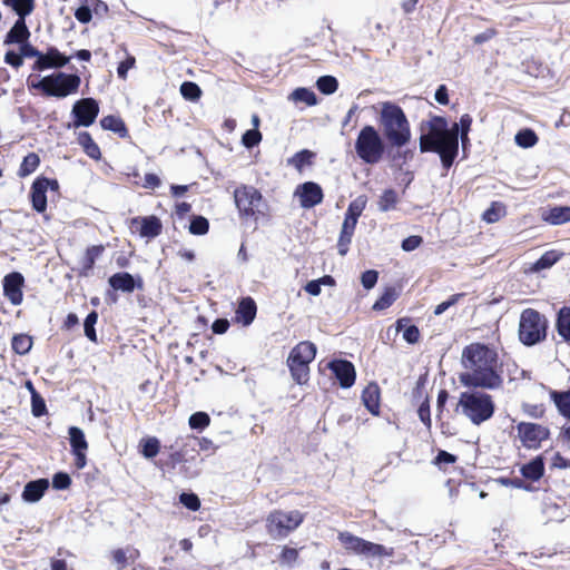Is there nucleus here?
I'll return each mask as SVG.
<instances>
[{
  "mask_svg": "<svg viewBox=\"0 0 570 570\" xmlns=\"http://www.w3.org/2000/svg\"><path fill=\"white\" fill-rule=\"evenodd\" d=\"M338 540L347 551L358 556L364 554L367 541L363 538L356 537L345 531L338 533Z\"/></svg>",
  "mask_w": 570,
  "mask_h": 570,
  "instance_id": "nucleus-24",
  "label": "nucleus"
},
{
  "mask_svg": "<svg viewBox=\"0 0 570 570\" xmlns=\"http://www.w3.org/2000/svg\"><path fill=\"white\" fill-rule=\"evenodd\" d=\"M298 558V551L294 548L284 547L281 553V563L286 566H293Z\"/></svg>",
  "mask_w": 570,
  "mask_h": 570,
  "instance_id": "nucleus-58",
  "label": "nucleus"
},
{
  "mask_svg": "<svg viewBox=\"0 0 570 570\" xmlns=\"http://www.w3.org/2000/svg\"><path fill=\"white\" fill-rule=\"evenodd\" d=\"M353 234L354 233H352V232H346V230L341 229L338 242H337V249H338L340 255L344 256L347 254L348 246L352 242Z\"/></svg>",
  "mask_w": 570,
  "mask_h": 570,
  "instance_id": "nucleus-53",
  "label": "nucleus"
},
{
  "mask_svg": "<svg viewBox=\"0 0 570 570\" xmlns=\"http://www.w3.org/2000/svg\"><path fill=\"white\" fill-rule=\"evenodd\" d=\"M547 220L553 225L570 222V206H558L549 210Z\"/></svg>",
  "mask_w": 570,
  "mask_h": 570,
  "instance_id": "nucleus-34",
  "label": "nucleus"
},
{
  "mask_svg": "<svg viewBox=\"0 0 570 570\" xmlns=\"http://www.w3.org/2000/svg\"><path fill=\"white\" fill-rule=\"evenodd\" d=\"M71 484V478L68 473L58 472L52 478V487L56 490H66Z\"/></svg>",
  "mask_w": 570,
  "mask_h": 570,
  "instance_id": "nucleus-54",
  "label": "nucleus"
},
{
  "mask_svg": "<svg viewBox=\"0 0 570 570\" xmlns=\"http://www.w3.org/2000/svg\"><path fill=\"white\" fill-rule=\"evenodd\" d=\"M379 273L374 269L365 271L361 276V283L365 289H371L377 283Z\"/></svg>",
  "mask_w": 570,
  "mask_h": 570,
  "instance_id": "nucleus-57",
  "label": "nucleus"
},
{
  "mask_svg": "<svg viewBox=\"0 0 570 570\" xmlns=\"http://www.w3.org/2000/svg\"><path fill=\"white\" fill-rule=\"evenodd\" d=\"M472 118L464 114L460 122H454L449 127L444 117L433 116L429 121H423L420 126V151H433L439 154L442 166L449 169L459 153V132L463 145L468 141Z\"/></svg>",
  "mask_w": 570,
  "mask_h": 570,
  "instance_id": "nucleus-1",
  "label": "nucleus"
},
{
  "mask_svg": "<svg viewBox=\"0 0 570 570\" xmlns=\"http://www.w3.org/2000/svg\"><path fill=\"white\" fill-rule=\"evenodd\" d=\"M548 321L533 308H525L520 315L519 340L525 346H533L547 337Z\"/></svg>",
  "mask_w": 570,
  "mask_h": 570,
  "instance_id": "nucleus-7",
  "label": "nucleus"
},
{
  "mask_svg": "<svg viewBox=\"0 0 570 570\" xmlns=\"http://www.w3.org/2000/svg\"><path fill=\"white\" fill-rule=\"evenodd\" d=\"M366 204H367L366 196H363V195L358 196L350 203L345 214L358 219V217L362 215L363 210L365 209Z\"/></svg>",
  "mask_w": 570,
  "mask_h": 570,
  "instance_id": "nucleus-46",
  "label": "nucleus"
},
{
  "mask_svg": "<svg viewBox=\"0 0 570 570\" xmlns=\"http://www.w3.org/2000/svg\"><path fill=\"white\" fill-rule=\"evenodd\" d=\"M518 436L522 445L527 449H539L541 442L550 435L548 428L529 422H521L517 425Z\"/></svg>",
  "mask_w": 570,
  "mask_h": 570,
  "instance_id": "nucleus-11",
  "label": "nucleus"
},
{
  "mask_svg": "<svg viewBox=\"0 0 570 570\" xmlns=\"http://www.w3.org/2000/svg\"><path fill=\"white\" fill-rule=\"evenodd\" d=\"M209 223L203 216H194L190 220L189 232L193 235H205L208 232Z\"/></svg>",
  "mask_w": 570,
  "mask_h": 570,
  "instance_id": "nucleus-48",
  "label": "nucleus"
},
{
  "mask_svg": "<svg viewBox=\"0 0 570 570\" xmlns=\"http://www.w3.org/2000/svg\"><path fill=\"white\" fill-rule=\"evenodd\" d=\"M99 114V105L94 98H82L75 102L71 115L75 118L73 127H89Z\"/></svg>",
  "mask_w": 570,
  "mask_h": 570,
  "instance_id": "nucleus-12",
  "label": "nucleus"
},
{
  "mask_svg": "<svg viewBox=\"0 0 570 570\" xmlns=\"http://www.w3.org/2000/svg\"><path fill=\"white\" fill-rule=\"evenodd\" d=\"M294 196L299 198L301 206L306 209L321 204L324 198L321 186L314 181H306L298 185Z\"/></svg>",
  "mask_w": 570,
  "mask_h": 570,
  "instance_id": "nucleus-13",
  "label": "nucleus"
},
{
  "mask_svg": "<svg viewBox=\"0 0 570 570\" xmlns=\"http://www.w3.org/2000/svg\"><path fill=\"white\" fill-rule=\"evenodd\" d=\"M379 122L384 138L391 148L395 149L392 154V161L401 166L412 158L411 150H402V147L411 140L410 122L400 106L393 102H383L380 111Z\"/></svg>",
  "mask_w": 570,
  "mask_h": 570,
  "instance_id": "nucleus-3",
  "label": "nucleus"
},
{
  "mask_svg": "<svg viewBox=\"0 0 570 570\" xmlns=\"http://www.w3.org/2000/svg\"><path fill=\"white\" fill-rule=\"evenodd\" d=\"M97 321L98 314L97 312L92 311L87 315L83 323L85 335L87 336L88 340L95 343L97 342V334L95 330Z\"/></svg>",
  "mask_w": 570,
  "mask_h": 570,
  "instance_id": "nucleus-45",
  "label": "nucleus"
},
{
  "mask_svg": "<svg viewBox=\"0 0 570 570\" xmlns=\"http://www.w3.org/2000/svg\"><path fill=\"white\" fill-rule=\"evenodd\" d=\"M39 163H40V159H39V156L35 153H30L28 154L21 165H20V168H19V176L20 177H26V176H29L30 174H32L39 166Z\"/></svg>",
  "mask_w": 570,
  "mask_h": 570,
  "instance_id": "nucleus-38",
  "label": "nucleus"
},
{
  "mask_svg": "<svg viewBox=\"0 0 570 570\" xmlns=\"http://www.w3.org/2000/svg\"><path fill=\"white\" fill-rule=\"evenodd\" d=\"M181 96L190 101H196L202 96V90L199 86L191 81H185L180 86Z\"/></svg>",
  "mask_w": 570,
  "mask_h": 570,
  "instance_id": "nucleus-43",
  "label": "nucleus"
},
{
  "mask_svg": "<svg viewBox=\"0 0 570 570\" xmlns=\"http://www.w3.org/2000/svg\"><path fill=\"white\" fill-rule=\"evenodd\" d=\"M365 407L374 415L380 411V387L376 383H370L362 393Z\"/></svg>",
  "mask_w": 570,
  "mask_h": 570,
  "instance_id": "nucleus-23",
  "label": "nucleus"
},
{
  "mask_svg": "<svg viewBox=\"0 0 570 570\" xmlns=\"http://www.w3.org/2000/svg\"><path fill=\"white\" fill-rule=\"evenodd\" d=\"M397 202V193L392 188L385 189L377 202L379 210L383 213L390 212L395 208Z\"/></svg>",
  "mask_w": 570,
  "mask_h": 570,
  "instance_id": "nucleus-32",
  "label": "nucleus"
},
{
  "mask_svg": "<svg viewBox=\"0 0 570 570\" xmlns=\"http://www.w3.org/2000/svg\"><path fill=\"white\" fill-rule=\"evenodd\" d=\"M78 142L83 148L85 153L92 159H99L101 156L100 148L94 141L90 134L81 131L78 135Z\"/></svg>",
  "mask_w": 570,
  "mask_h": 570,
  "instance_id": "nucleus-29",
  "label": "nucleus"
},
{
  "mask_svg": "<svg viewBox=\"0 0 570 570\" xmlns=\"http://www.w3.org/2000/svg\"><path fill=\"white\" fill-rule=\"evenodd\" d=\"M514 139H515L517 145L520 147H523V148L533 147L538 141V137L532 129L520 130L515 135Z\"/></svg>",
  "mask_w": 570,
  "mask_h": 570,
  "instance_id": "nucleus-41",
  "label": "nucleus"
},
{
  "mask_svg": "<svg viewBox=\"0 0 570 570\" xmlns=\"http://www.w3.org/2000/svg\"><path fill=\"white\" fill-rule=\"evenodd\" d=\"M49 488L48 479H38L30 481L24 485L22 491V499L26 502L35 503L38 502Z\"/></svg>",
  "mask_w": 570,
  "mask_h": 570,
  "instance_id": "nucleus-20",
  "label": "nucleus"
},
{
  "mask_svg": "<svg viewBox=\"0 0 570 570\" xmlns=\"http://www.w3.org/2000/svg\"><path fill=\"white\" fill-rule=\"evenodd\" d=\"M464 371L459 380L465 387L499 390L503 385V368L498 351L483 343L466 345L461 355Z\"/></svg>",
  "mask_w": 570,
  "mask_h": 570,
  "instance_id": "nucleus-2",
  "label": "nucleus"
},
{
  "mask_svg": "<svg viewBox=\"0 0 570 570\" xmlns=\"http://www.w3.org/2000/svg\"><path fill=\"white\" fill-rule=\"evenodd\" d=\"M31 78L32 76L28 78L29 88L41 90L48 97L65 98L77 92L80 86L79 76L61 71L46 76L38 81H32Z\"/></svg>",
  "mask_w": 570,
  "mask_h": 570,
  "instance_id": "nucleus-5",
  "label": "nucleus"
},
{
  "mask_svg": "<svg viewBox=\"0 0 570 570\" xmlns=\"http://www.w3.org/2000/svg\"><path fill=\"white\" fill-rule=\"evenodd\" d=\"M560 258V254L556 250L546 252L533 265L531 266L532 272H540L542 269L550 268Z\"/></svg>",
  "mask_w": 570,
  "mask_h": 570,
  "instance_id": "nucleus-35",
  "label": "nucleus"
},
{
  "mask_svg": "<svg viewBox=\"0 0 570 570\" xmlns=\"http://www.w3.org/2000/svg\"><path fill=\"white\" fill-rule=\"evenodd\" d=\"M69 440L73 453L85 452L88 448L82 430L77 426L69 429Z\"/></svg>",
  "mask_w": 570,
  "mask_h": 570,
  "instance_id": "nucleus-31",
  "label": "nucleus"
},
{
  "mask_svg": "<svg viewBox=\"0 0 570 570\" xmlns=\"http://www.w3.org/2000/svg\"><path fill=\"white\" fill-rule=\"evenodd\" d=\"M303 521L304 515L297 510H275L266 518V530L273 539H282L297 529Z\"/></svg>",
  "mask_w": 570,
  "mask_h": 570,
  "instance_id": "nucleus-10",
  "label": "nucleus"
},
{
  "mask_svg": "<svg viewBox=\"0 0 570 570\" xmlns=\"http://www.w3.org/2000/svg\"><path fill=\"white\" fill-rule=\"evenodd\" d=\"M463 296V294H454L449 297V299L442 302L434 308V315L439 316L443 314L451 306L455 305L459 299Z\"/></svg>",
  "mask_w": 570,
  "mask_h": 570,
  "instance_id": "nucleus-59",
  "label": "nucleus"
},
{
  "mask_svg": "<svg viewBox=\"0 0 570 570\" xmlns=\"http://www.w3.org/2000/svg\"><path fill=\"white\" fill-rule=\"evenodd\" d=\"M234 199L240 217L257 220L265 215L267 205L258 189L242 185L234 190Z\"/></svg>",
  "mask_w": 570,
  "mask_h": 570,
  "instance_id": "nucleus-8",
  "label": "nucleus"
},
{
  "mask_svg": "<svg viewBox=\"0 0 570 570\" xmlns=\"http://www.w3.org/2000/svg\"><path fill=\"white\" fill-rule=\"evenodd\" d=\"M30 37V31L26 24V17H18L13 27L9 30L4 38V45L23 43Z\"/></svg>",
  "mask_w": 570,
  "mask_h": 570,
  "instance_id": "nucleus-21",
  "label": "nucleus"
},
{
  "mask_svg": "<svg viewBox=\"0 0 570 570\" xmlns=\"http://www.w3.org/2000/svg\"><path fill=\"white\" fill-rule=\"evenodd\" d=\"M179 501L191 511H197L200 508V500L195 493L184 492L179 495Z\"/></svg>",
  "mask_w": 570,
  "mask_h": 570,
  "instance_id": "nucleus-50",
  "label": "nucleus"
},
{
  "mask_svg": "<svg viewBox=\"0 0 570 570\" xmlns=\"http://www.w3.org/2000/svg\"><path fill=\"white\" fill-rule=\"evenodd\" d=\"M3 4L10 7L18 17H28L35 9V0H3Z\"/></svg>",
  "mask_w": 570,
  "mask_h": 570,
  "instance_id": "nucleus-33",
  "label": "nucleus"
},
{
  "mask_svg": "<svg viewBox=\"0 0 570 570\" xmlns=\"http://www.w3.org/2000/svg\"><path fill=\"white\" fill-rule=\"evenodd\" d=\"M317 89L324 95H332L337 90L338 82L333 76H322L316 81Z\"/></svg>",
  "mask_w": 570,
  "mask_h": 570,
  "instance_id": "nucleus-42",
  "label": "nucleus"
},
{
  "mask_svg": "<svg viewBox=\"0 0 570 570\" xmlns=\"http://www.w3.org/2000/svg\"><path fill=\"white\" fill-rule=\"evenodd\" d=\"M31 411L32 414L37 417L43 415L46 412V403L36 391H32L31 395Z\"/></svg>",
  "mask_w": 570,
  "mask_h": 570,
  "instance_id": "nucleus-52",
  "label": "nucleus"
},
{
  "mask_svg": "<svg viewBox=\"0 0 570 570\" xmlns=\"http://www.w3.org/2000/svg\"><path fill=\"white\" fill-rule=\"evenodd\" d=\"M132 230H139L141 237L155 238L163 229L161 222L158 217L151 215L146 217H134L129 224Z\"/></svg>",
  "mask_w": 570,
  "mask_h": 570,
  "instance_id": "nucleus-17",
  "label": "nucleus"
},
{
  "mask_svg": "<svg viewBox=\"0 0 570 570\" xmlns=\"http://www.w3.org/2000/svg\"><path fill=\"white\" fill-rule=\"evenodd\" d=\"M291 99L295 102H304L307 106L317 104L316 95L306 88H297L291 94Z\"/></svg>",
  "mask_w": 570,
  "mask_h": 570,
  "instance_id": "nucleus-39",
  "label": "nucleus"
},
{
  "mask_svg": "<svg viewBox=\"0 0 570 570\" xmlns=\"http://www.w3.org/2000/svg\"><path fill=\"white\" fill-rule=\"evenodd\" d=\"M256 304L252 297H245L239 302L238 308L236 309V320L244 326H248L253 323L256 316Z\"/></svg>",
  "mask_w": 570,
  "mask_h": 570,
  "instance_id": "nucleus-22",
  "label": "nucleus"
},
{
  "mask_svg": "<svg viewBox=\"0 0 570 570\" xmlns=\"http://www.w3.org/2000/svg\"><path fill=\"white\" fill-rule=\"evenodd\" d=\"M313 156L314 154L312 151L303 149L288 159V164L301 170L305 165L311 163Z\"/></svg>",
  "mask_w": 570,
  "mask_h": 570,
  "instance_id": "nucleus-47",
  "label": "nucleus"
},
{
  "mask_svg": "<svg viewBox=\"0 0 570 570\" xmlns=\"http://www.w3.org/2000/svg\"><path fill=\"white\" fill-rule=\"evenodd\" d=\"M364 557H393L394 556V549L387 548L383 544L374 543L371 541L366 542Z\"/></svg>",
  "mask_w": 570,
  "mask_h": 570,
  "instance_id": "nucleus-37",
  "label": "nucleus"
},
{
  "mask_svg": "<svg viewBox=\"0 0 570 570\" xmlns=\"http://www.w3.org/2000/svg\"><path fill=\"white\" fill-rule=\"evenodd\" d=\"M136 59L132 56H128L124 61H121L117 68V73L119 78L125 79L127 77V72L135 66Z\"/></svg>",
  "mask_w": 570,
  "mask_h": 570,
  "instance_id": "nucleus-63",
  "label": "nucleus"
},
{
  "mask_svg": "<svg viewBox=\"0 0 570 570\" xmlns=\"http://www.w3.org/2000/svg\"><path fill=\"white\" fill-rule=\"evenodd\" d=\"M105 247L102 245H94L87 248L83 261L81 275H88L92 269L96 259L104 253Z\"/></svg>",
  "mask_w": 570,
  "mask_h": 570,
  "instance_id": "nucleus-30",
  "label": "nucleus"
},
{
  "mask_svg": "<svg viewBox=\"0 0 570 570\" xmlns=\"http://www.w3.org/2000/svg\"><path fill=\"white\" fill-rule=\"evenodd\" d=\"M210 423V417L205 412H196L189 417V426L194 430H204Z\"/></svg>",
  "mask_w": 570,
  "mask_h": 570,
  "instance_id": "nucleus-49",
  "label": "nucleus"
},
{
  "mask_svg": "<svg viewBox=\"0 0 570 570\" xmlns=\"http://www.w3.org/2000/svg\"><path fill=\"white\" fill-rule=\"evenodd\" d=\"M422 242H423V239L421 236L412 235V236H409L405 239H403L401 246H402L403 250L412 252V250L416 249L422 244Z\"/></svg>",
  "mask_w": 570,
  "mask_h": 570,
  "instance_id": "nucleus-61",
  "label": "nucleus"
},
{
  "mask_svg": "<svg viewBox=\"0 0 570 570\" xmlns=\"http://www.w3.org/2000/svg\"><path fill=\"white\" fill-rule=\"evenodd\" d=\"M109 285L115 291H121L125 293H131L134 289L142 287V281L138 277V282L134 278V276L127 272L116 273L109 277Z\"/></svg>",
  "mask_w": 570,
  "mask_h": 570,
  "instance_id": "nucleus-19",
  "label": "nucleus"
},
{
  "mask_svg": "<svg viewBox=\"0 0 570 570\" xmlns=\"http://www.w3.org/2000/svg\"><path fill=\"white\" fill-rule=\"evenodd\" d=\"M24 278L19 272H12L3 278V294L12 305H20L23 298Z\"/></svg>",
  "mask_w": 570,
  "mask_h": 570,
  "instance_id": "nucleus-15",
  "label": "nucleus"
},
{
  "mask_svg": "<svg viewBox=\"0 0 570 570\" xmlns=\"http://www.w3.org/2000/svg\"><path fill=\"white\" fill-rule=\"evenodd\" d=\"M328 367L334 373L343 389H348L354 384L356 373L354 365L350 361L334 360L328 363Z\"/></svg>",
  "mask_w": 570,
  "mask_h": 570,
  "instance_id": "nucleus-18",
  "label": "nucleus"
},
{
  "mask_svg": "<svg viewBox=\"0 0 570 570\" xmlns=\"http://www.w3.org/2000/svg\"><path fill=\"white\" fill-rule=\"evenodd\" d=\"M556 327L558 334L570 342V307L564 306L559 311Z\"/></svg>",
  "mask_w": 570,
  "mask_h": 570,
  "instance_id": "nucleus-27",
  "label": "nucleus"
},
{
  "mask_svg": "<svg viewBox=\"0 0 570 570\" xmlns=\"http://www.w3.org/2000/svg\"><path fill=\"white\" fill-rule=\"evenodd\" d=\"M112 561L117 564V570H122L130 564L126 549H116L111 552Z\"/></svg>",
  "mask_w": 570,
  "mask_h": 570,
  "instance_id": "nucleus-55",
  "label": "nucleus"
},
{
  "mask_svg": "<svg viewBox=\"0 0 570 570\" xmlns=\"http://www.w3.org/2000/svg\"><path fill=\"white\" fill-rule=\"evenodd\" d=\"M141 453L147 459L155 458L160 449V443L156 438H148L140 442Z\"/></svg>",
  "mask_w": 570,
  "mask_h": 570,
  "instance_id": "nucleus-44",
  "label": "nucleus"
},
{
  "mask_svg": "<svg viewBox=\"0 0 570 570\" xmlns=\"http://www.w3.org/2000/svg\"><path fill=\"white\" fill-rule=\"evenodd\" d=\"M315 344L304 341L298 343L289 353L287 365L289 367L293 380L298 384L308 381L309 363L315 358Z\"/></svg>",
  "mask_w": 570,
  "mask_h": 570,
  "instance_id": "nucleus-9",
  "label": "nucleus"
},
{
  "mask_svg": "<svg viewBox=\"0 0 570 570\" xmlns=\"http://www.w3.org/2000/svg\"><path fill=\"white\" fill-rule=\"evenodd\" d=\"M100 125L102 129L114 131L115 134H118L121 138L128 135L126 125L120 117L112 115L106 116L100 120Z\"/></svg>",
  "mask_w": 570,
  "mask_h": 570,
  "instance_id": "nucleus-28",
  "label": "nucleus"
},
{
  "mask_svg": "<svg viewBox=\"0 0 570 570\" xmlns=\"http://www.w3.org/2000/svg\"><path fill=\"white\" fill-rule=\"evenodd\" d=\"M494 411L493 397L476 390L462 392L455 406V412L465 416L474 425L489 421Z\"/></svg>",
  "mask_w": 570,
  "mask_h": 570,
  "instance_id": "nucleus-4",
  "label": "nucleus"
},
{
  "mask_svg": "<svg viewBox=\"0 0 570 570\" xmlns=\"http://www.w3.org/2000/svg\"><path fill=\"white\" fill-rule=\"evenodd\" d=\"M49 185L58 187V181L46 177L37 178L31 186V203L32 208L38 213H43L47 208V196L46 193Z\"/></svg>",
  "mask_w": 570,
  "mask_h": 570,
  "instance_id": "nucleus-16",
  "label": "nucleus"
},
{
  "mask_svg": "<svg viewBox=\"0 0 570 570\" xmlns=\"http://www.w3.org/2000/svg\"><path fill=\"white\" fill-rule=\"evenodd\" d=\"M19 50L22 58H36L37 60L41 56V51L35 48L28 40L20 45Z\"/></svg>",
  "mask_w": 570,
  "mask_h": 570,
  "instance_id": "nucleus-60",
  "label": "nucleus"
},
{
  "mask_svg": "<svg viewBox=\"0 0 570 570\" xmlns=\"http://www.w3.org/2000/svg\"><path fill=\"white\" fill-rule=\"evenodd\" d=\"M520 472L523 478L531 480V481H538L543 476L544 473V462L542 456H537L533 460H531L529 463L523 464L520 468Z\"/></svg>",
  "mask_w": 570,
  "mask_h": 570,
  "instance_id": "nucleus-25",
  "label": "nucleus"
},
{
  "mask_svg": "<svg viewBox=\"0 0 570 570\" xmlns=\"http://www.w3.org/2000/svg\"><path fill=\"white\" fill-rule=\"evenodd\" d=\"M4 62L10 65L11 67L18 69L22 66L23 58L20 52L17 53V52L10 50V51H7L4 55Z\"/></svg>",
  "mask_w": 570,
  "mask_h": 570,
  "instance_id": "nucleus-62",
  "label": "nucleus"
},
{
  "mask_svg": "<svg viewBox=\"0 0 570 570\" xmlns=\"http://www.w3.org/2000/svg\"><path fill=\"white\" fill-rule=\"evenodd\" d=\"M399 297V293L394 287L385 288L384 293L379 297V299L373 304L374 311H384L389 308Z\"/></svg>",
  "mask_w": 570,
  "mask_h": 570,
  "instance_id": "nucleus-36",
  "label": "nucleus"
},
{
  "mask_svg": "<svg viewBox=\"0 0 570 570\" xmlns=\"http://www.w3.org/2000/svg\"><path fill=\"white\" fill-rule=\"evenodd\" d=\"M357 157L367 165L380 163L385 153V144L379 130L371 125L364 126L355 140Z\"/></svg>",
  "mask_w": 570,
  "mask_h": 570,
  "instance_id": "nucleus-6",
  "label": "nucleus"
},
{
  "mask_svg": "<svg viewBox=\"0 0 570 570\" xmlns=\"http://www.w3.org/2000/svg\"><path fill=\"white\" fill-rule=\"evenodd\" d=\"M262 140V134L257 129H248L242 137L245 147L253 148Z\"/></svg>",
  "mask_w": 570,
  "mask_h": 570,
  "instance_id": "nucleus-51",
  "label": "nucleus"
},
{
  "mask_svg": "<svg viewBox=\"0 0 570 570\" xmlns=\"http://www.w3.org/2000/svg\"><path fill=\"white\" fill-rule=\"evenodd\" d=\"M70 58L62 55L56 47L48 48L47 52H41L39 59L32 65L33 71H43L50 68H61L69 62Z\"/></svg>",
  "mask_w": 570,
  "mask_h": 570,
  "instance_id": "nucleus-14",
  "label": "nucleus"
},
{
  "mask_svg": "<svg viewBox=\"0 0 570 570\" xmlns=\"http://www.w3.org/2000/svg\"><path fill=\"white\" fill-rule=\"evenodd\" d=\"M550 396L559 413L566 419H570V391H551Z\"/></svg>",
  "mask_w": 570,
  "mask_h": 570,
  "instance_id": "nucleus-26",
  "label": "nucleus"
},
{
  "mask_svg": "<svg viewBox=\"0 0 570 570\" xmlns=\"http://www.w3.org/2000/svg\"><path fill=\"white\" fill-rule=\"evenodd\" d=\"M75 17H76V19L79 22L88 23L91 20V18H92V13H91L90 7L89 6H80L75 11Z\"/></svg>",
  "mask_w": 570,
  "mask_h": 570,
  "instance_id": "nucleus-64",
  "label": "nucleus"
},
{
  "mask_svg": "<svg viewBox=\"0 0 570 570\" xmlns=\"http://www.w3.org/2000/svg\"><path fill=\"white\" fill-rule=\"evenodd\" d=\"M417 415L421 420V422L428 428V430L431 429L432 422H431V413H430V403L426 399L421 403L417 410Z\"/></svg>",
  "mask_w": 570,
  "mask_h": 570,
  "instance_id": "nucleus-56",
  "label": "nucleus"
},
{
  "mask_svg": "<svg viewBox=\"0 0 570 570\" xmlns=\"http://www.w3.org/2000/svg\"><path fill=\"white\" fill-rule=\"evenodd\" d=\"M32 347V340L30 336L24 334L14 335L12 338V350L20 354H27Z\"/></svg>",
  "mask_w": 570,
  "mask_h": 570,
  "instance_id": "nucleus-40",
  "label": "nucleus"
}]
</instances>
